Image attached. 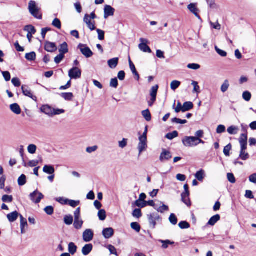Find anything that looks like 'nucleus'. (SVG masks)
Segmentation results:
<instances>
[{
    "mask_svg": "<svg viewBox=\"0 0 256 256\" xmlns=\"http://www.w3.org/2000/svg\"><path fill=\"white\" fill-rule=\"evenodd\" d=\"M196 140L194 136H186L182 139V142L186 147H194L196 146Z\"/></svg>",
    "mask_w": 256,
    "mask_h": 256,
    "instance_id": "nucleus-5",
    "label": "nucleus"
},
{
    "mask_svg": "<svg viewBox=\"0 0 256 256\" xmlns=\"http://www.w3.org/2000/svg\"><path fill=\"white\" fill-rule=\"evenodd\" d=\"M178 226L181 229H186L190 228V224L186 221H181L178 224Z\"/></svg>",
    "mask_w": 256,
    "mask_h": 256,
    "instance_id": "nucleus-46",
    "label": "nucleus"
},
{
    "mask_svg": "<svg viewBox=\"0 0 256 256\" xmlns=\"http://www.w3.org/2000/svg\"><path fill=\"white\" fill-rule=\"evenodd\" d=\"M43 172L47 174H52L54 173L55 170L52 166L45 165L43 168Z\"/></svg>",
    "mask_w": 256,
    "mask_h": 256,
    "instance_id": "nucleus-24",
    "label": "nucleus"
},
{
    "mask_svg": "<svg viewBox=\"0 0 256 256\" xmlns=\"http://www.w3.org/2000/svg\"><path fill=\"white\" fill-rule=\"evenodd\" d=\"M24 31H27L28 34H34L36 32V30L35 28L32 26V25H28L26 26L24 28Z\"/></svg>",
    "mask_w": 256,
    "mask_h": 256,
    "instance_id": "nucleus-33",
    "label": "nucleus"
},
{
    "mask_svg": "<svg viewBox=\"0 0 256 256\" xmlns=\"http://www.w3.org/2000/svg\"><path fill=\"white\" fill-rule=\"evenodd\" d=\"M82 75L81 70L78 67H74L68 72V76L71 79H78L80 78Z\"/></svg>",
    "mask_w": 256,
    "mask_h": 256,
    "instance_id": "nucleus-6",
    "label": "nucleus"
},
{
    "mask_svg": "<svg viewBox=\"0 0 256 256\" xmlns=\"http://www.w3.org/2000/svg\"><path fill=\"white\" fill-rule=\"evenodd\" d=\"M158 88V86L157 84L152 87L150 90V98H156V96H157Z\"/></svg>",
    "mask_w": 256,
    "mask_h": 256,
    "instance_id": "nucleus-30",
    "label": "nucleus"
},
{
    "mask_svg": "<svg viewBox=\"0 0 256 256\" xmlns=\"http://www.w3.org/2000/svg\"><path fill=\"white\" fill-rule=\"evenodd\" d=\"M18 184L20 186H22L24 185L26 182V176L22 174L18 178Z\"/></svg>",
    "mask_w": 256,
    "mask_h": 256,
    "instance_id": "nucleus-37",
    "label": "nucleus"
},
{
    "mask_svg": "<svg viewBox=\"0 0 256 256\" xmlns=\"http://www.w3.org/2000/svg\"><path fill=\"white\" fill-rule=\"evenodd\" d=\"M140 41L142 42V43H141L139 44L138 48H139L145 52H148L150 53L152 52V50L146 44V43L148 42V40L146 39H144L142 38H140Z\"/></svg>",
    "mask_w": 256,
    "mask_h": 256,
    "instance_id": "nucleus-9",
    "label": "nucleus"
},
{
    "mask_svg": "<svg viewBox=\"0 0 256 256\" xmlns=\"http://www.w3.org/2000/svg\"><path fill=\"white\" fill-rule=\"evenodd\" d=\"M204 170H201L196 172L195 174V176L199 181H202L204 178Z\"/></svg>",
    "mask_w": 256,
    "mask_h": 256,
    "instance_id": "nucleus-41",
    "label": "nucleus"
},
{
    "mask_svg": "<svg viewBox=\"0 0 256 256\" xmlns=\"http://www.w3.org/2000/svg\"><path fill=\"white\" fill-rule=\"evenodd\" d=\"M78 48L86 58H90L94 54L93 52L86 44H80L78 46Z\"/></svg>",
    "mask_w": 256,
    "mask_h": 256,
    "instance_id": "nucleus-2",
    "label": "nucleus"
},
{
    "mask_svg": "<svg viewBox=\"0 0 256 256\" xmlns=\"http://www.w3.org/2000/svg\"><path fill=\"white\" fill-rule=\"evenodd\" d=\"M178 135V133L177 131H174L172 132L167 134L166 136V138L168 140H172L174 138H176Z\"/></svg>",
    "mask_w": 256,
    "mask_h": 256,
    "instance_id": "nucleus-40",
    "label": "nucleus"
},
{
    "mask_svg": "<svg viewBox=\"0 0 256 256\" xmlns=\"http://www.w3.org/2000/svg\"><path fill=\"white\" fill-rule=\"evenodd\" d=\"M36 146L34 144H30L28 146V150L30 154H34L36 153Z\"/></svg>",
    "mask_w": 256,
    "mask_h": 256,
    "instance_id": "nucleus-55",
    "label": "nucleus"
},
{
    "mask_svg": "<svg viewBox=\"0 0 256 256\" xmlns=\"http://www.w3.org/2000/svg\"><path fill=\"white\" fill-rule=\"evenodd\" d=\"M134 204L136 206L143 208L146 206V201L136 200L134 202Z\"/></svg>",
    "mask_w": 256,
    "mask_h": 256,
    "instance_id": "nucleus-63",
    "label": "nucleus"
},
{
    "mask_svg": "<svg viewBox=\"0 0 256 256\" xmlns=\"http://www.w3.org/2000/svg\"><path fill=\"white\" fill-rule=\"evenodd\" d=\"M40 110L42 112H44L46 114L50 116H52V111L54 110V108H52L49 105H43L41 107Z\"/></svg>",
    "mask_w": 256,
    "mask_h": 256,
    "instance_id": "nucleus-15",
    "label": "nucleus"
},
{
    "mask_svg": "<svg viewBox=\"0 0 256 256\" xmlns=\"http://www.w3.org/2000/svg\"><path fill=\"white\" fill-rule=\"evenodd\" d=\"M64 55L60 53L59 54H58L57 56H56L54 58V62L56 64H60L62 60L64 58Z\"/></svg>",
    "mask_w": 256,
    "mask_h": 256,
    "instance_id": "nucleus-58",
    "label": "nucleus"
},
{
    "mask_svg": "<svg viewBox=\"0 0 256 256\" xmlns=\"http://www.w3.org/2000/svg\"><path fill=\"white\" fill-rule=\"evenodd\" d=\"M215 50L221 56L225 57L227 56V52H226L220 49L217 46H215Z\"/></svg>",
    "mask_w": 256,
    "mask_h": 256,
    "instance_id": "nucleus-59",
    "label": "nucleus"
},
{
    "mask_svg": "<svg viewBox=\"0 0 256 256\" xmlns=\"http://www.w3.org/2000/svg\"><path fill=\"white\" fill-rule=\"evenodd\" d=\"M115 10L111 6L106 5L104 8V18H106L109 16H112L114 14Z\"/></svg>",
    "mask_w": 256,
    "mask_h": 256,
    "instance_id": "nucleus-14",
    "label": "nucleus"
},
{
    "mask_svg": "<svg viewBox=\"0 0 256 256\" xmlns=\"http://www.w3.org/2000/svg\"><path fill=\"white\" fill-rule=\"evenodd\" d=\"M22 90L23 94L24 96L31 98L32 100H33L35 102L37 101V98H36V96H34L32 94V92H31L30 89V88L28 86H26V85L22 86Z\"/></svg>",
    "mask_w": 256,
    "mask_h": 256,
    "instance_id": "nucleus-8",
    "label": "nucleus"
},
{
    "mask_svg": "<svg viewBox=\"0 0 256 256\" xmlns=\"http://www.w3.org/2000/svg\"><path fill=\"white\" fill-rule=\"evenodd\" d=\"M172 158L171 152L166 149H162V152L160 156V160L161 162H164L169 160Z\"/></svg>",
    "mask_w": 256,
    "mask_h": 256,
    "instance_id": "nucleus-7",
    "label": "nucleus"
},
{
    "mask_svg": "<svg viewBox=\"0 0 256 256\" xmlns=\"http://www.w3.org/2000/svg\"><path fill=\"white\" fill-rule=\"evenodd\" d=\"M2 200L4 202H12L13 200V197L12 196L5 194L2 196Z\"/></svg>",
    "mask_w": 256,
    "mask_h": 256,
    "instance_id": "nucleus-48",
    "label": "nucleus"
},
{
    "mask_svg": "<svg viewBox=\"0 0 256 256\" xmlns=\"http://www.w3.org/2000/svg\"><path fill=\"white\" fill-rule=\"evenodd\" d=\"M182 202L188 206L190 207L191 206V202L190 198V196H181Z\"/></svg>",
    "mask_w": 256,
    "mask_h": 256,
    "instance_id": "nucleus-42",
    "label": "nucleus"
},
{
    "mask_svg": "<svg viewBox=\"0 0 256 256\" xmlns=\"http://www.w3.org/2000/svg\"><path fill=\"white\" fill-rule=\"evenodd\" d=\"M169 220L173 225H176L178 222V218L174 214H170L169 217Z\"/></svg>",
    "mask_w": 256,
    "mask_h": 256,
    "instance_id": "nucleus-52",
    "label": "nucleus"
},
{
    "mask_svg": "<svg viewBox=\"0 0 256 256\" xmlns=\"http://www.w3.org/2000/svg\"><path fill=\"white\" fill-rule=\"evenodd\" d=\"M118 63V58H115L109 60L108 61V64L109 67L111 68H114L116 67Z\"/></svg>",
    "mask_w": 256,
    "mask_h": 256,
    "instance_id": "nucleus-23",
    "label": "nucleus"
},
{
    "mask_svg": "<svg viewBox=\"0 0 256 256\" xmlns=\"http://www.w3.org/2000/svg\"><path fill=\"white\" fill-rule=\"evenodd\" d=\"M25 58L28 61H34L36 58V54L34 52L26 54Z\"/></svg>",
    "mask_w": 256,
    "mask_h": 256,
    "instance_id": "nucleus-35",
    "label": "nucleus"
},
{
    "mask_svg": "<svg viewBox=\"0 0 256 256\" xmlns=\"http://www.w3.org/2000/svg\"><path fill=\"white\" fill-rule=\"evenodd\" d=\"M83 240L85 242H89L91 241L94 238V232L90 229H86L83 232Z\"/></svg>",
    "mask_w": 256,
    "mask_h": 256,
    "instance_id": "nucleus-10",
    "label": "nucleus"
},
{
    "mask_svg": "<svg viewBox=\"0 0 256 256\" xmlns=\"http://www.w3.org/2000/svg\"><path fill=\"white\" fill-rule=\"evenodd\" d=\"M227 178L228 180L232 183L234 184L236 182V178L235 177L232 173H228L227 174Z\"/></svg>",
    "mask_w": 256,
    "mask_h": 256,
    "instance_id": "nucleus-62",
    "label": "nucleus"
},
{
    "mask_svg": "<svg viewBox=\"0 0 256 256\" xmlns=\"http://www.w3.org/2000/svg\"><path fill=\"white\" fill-rule=\"evenodd\" d=\"M246 148H245L244 149H242V148H240V152L239 158H240L243 160H247L250 158L249 154L247 152H245Z\"/></svg>",
    "mask_w": 256,
    "mask_h": 256,
    "instance_id": "nucleus-28",
    "label": "nucleus"
},
{
    "mask_svg": "<svg viewBox=\"0 0 256 256\" xmlns=\"http://www.w3.org/2000/svg\"><path fill=\"white\" fill-rule=\"evenodd\" d=\"M102 235L106 239L112 238L114 234V230L112 228H104L102 232Z\"/></svg>",
    "mask_w": 256,
    "mask_h": 256,
    "instance_id": "nucleus-16",
    "label": "nucleus"
},
{
    "mask_svg": "<svg viewBox=\"0 0 256 256\" xmlns=\"http://www.w3.org/2000/svg\"><path fill=\"white\" fill-rule=\"evenodd\" d=\"M60 96L66 100H72L74 98V94L72 92H62Z\"/></svg>",
    "mask_w": 256,
    "mask_h": 256,
    "instance_id": "nucleus-32",
    "label": "nucleus"
},
{
    "mask_svg": "<svg viewBox=\"0 0 256 256\" xmlns=\"http://www.w3.org/2000/svg\"><path fill=\"white\" fill-rule=\"evenodd\" d=\"M230 86L229 82L228 80H226L222 84L220 90L222 92H226Z\"/></svg>",
    "mask_w": 256,
    "mask_h": 256,
    "instance_id": "nucleus-39",
    "label": "nucleus"
},
{
    "mask_svg": "<svg viewBox=\"0 0 256 256\" xmlns=\"http://www.w3.org/2000/svg\"><path fill=\"white\" fill-rule=\"evenodd\" d=\"M98 216L100 220H104L106 218V212L104 210H100L98 212Z\"/></svg>",
    "mask_w": 256,
    "mask_h": 256,
    "instance_id": "nucleus-44",
    "label": "nucleus"
},
{
    "mask_svg": "<svg viewBox=\"0 0 256 256\" xmlns=\"http://www.w3.org/2000/svg\"><path fill=\"white\" fill-rule=\"evenodd\" d=\"M83 221L80 218L74 219V226L76 230H80L82 228L83 224Z\"/></svg>",
    "mask_w": 256,
    "mask_h": 256,
    "instance_id": "nucleus-34",
    "label": "nucleus"
},
{
    "mask_svg": "<svg viewBox=\"0 0 256 256\" xmlns=\"http://www.w3.org/2000/svg\"><path fill=\"white\" fill-rule=\"evenodd\" d=\"M52 25L58 29H60L62 27L61 22L60 20L58 18L54 19L52 22Z\"/></svg>",
    "mask_w": 256,
    "mask_h": 256,
    "instance_id": "nucleus-47",
    "label": "nucleus"
},
{
    "mask_svg": "<svg viewBox=\"0 0 256 256\" xmlns=\"http://www.w3.org/2000/svg\"><path fill=\"white\" fill-rule=\"evenodd\" d=\"M77 249L78 247L74 243L72 242L69 243L68 245V250L70 254L72 255L74 254L76 252Z\"/></svg>",
    "mask_w": 256,
    "mask_h": 256,
    "instance_id": "nucleus-25",
    "label": "nucleus"
},
{
    "mask_svg": "<svg viewBox=\"0 0 256 256\" xmlns=\"http://www.w3.org/2000/svg\"><path fill=\"white\" fill-rule=\"evenodd\" d=\"M93 246L91 244H86L82 248V253L84 256L88 255L92 250Z\"/></svg>",
    "mask_w": 256,
    "mask_h": 256,
    "instance_id": "nucleus-20",
    "label": "nucleus"
},
{
    "mask_svg": "<svg viewBox=\"0 0 256 256\" xmlns=\"http://www.w3.org/2000/svg\"><path fill=\"white\" fill-rule=\"evenodd\" d=\"M29 196L30 200L36 204L40 203L41 200L44 198L43 194L38 192V190L30 193Z\"/></svg>",
    "mask_w": 256,
    "mask_h": 256,
    "instance_id": "nucleus-4",
    "label": "nucleus"
},
{
    "mask_svg": "<svg viewBox=\"0 0 256 256\" xmlns=\"http://www.w3.org/2000/svg\"><path fill=\"white\" fill-rule=\"evenodd\" d=\"M40 8L38 7L35 1L30 0L28 3V10L30 14L35 18L42 20V14L40 12Z\"/></svg>",
    "mask_w": 256,
    "mask_h": 256,
    "instance_id": "nucleus-1",
    "label": "nucleus"
},
{
    "mask_svg": "<svg viewBox=\"0 0 256 256\" xmlns=\"http://www.w3.org/2000/svg\"><path fill=\"white\" fill-rule=\"evenodd\" d=\"M110 86L111 87L116 88L118 86V80L117 78H115L111 79L110 82Z\"/></svg>",
    "mask_w": 256,
    "mask_h": 256,
    "instance_id": "nucleus-64",
    "label": "nucleus"
},
{
    "mask_svg": "<svg viewBox=\"0 0 256 256\" xmlns=\"http://www.w3.org/2000/svg\"><path fill=\"white\" fill-rule=\"evenodd\" d=\"M130 226L132 228L136 230V232H140V225L136 222H132L130 224Z\"/></svg>",
    "mask_w": 256,
    "mask_h": 256,
    "instance_id": "nucleus-54",
    "label": "nucleus"
},
{
    "mask_svg": "<svg viewBox=\"0 0 256 256\" xmlns=\"http://www.w3.org/2000/svg\"><path fill=\"white\" fill-rule=\"evenodd\" d=\"M239 142L240 145V148L244 149L245 148H247L248 134L246 132L244 134H241L239 138Z\"/></svg>",
    "mask_w": 256,
    "mask_h": 256,
    "instance_id": "nucleus-12",
    "label": "nucleus"
},
{
    "mask_svg": "<svg viewBox=\"0 0 256 256\" xmlns=\"http://www.w3.org/2000/svg\"><path fill=\"white\" fill-rule=\"evenodd\" d=\"M44 50L48 52H53L57 50V47L55 43L47 41L45 43Z\"/></svg>",
    "mask_w": 256,
    "mask_h": 256,
    "instance_id": "nucleus-11",
    "label": "nucleus"
},
{
    "mask_svg": "<svg viewBox=\"0 0 256 256\" xmlns=\"http://www.w3.org/2000/svg\"><path fill=\"white\" fill-rule=\"evenodd\" d=\"M243 98L246 102H249L252 98V94L250 92L245 91L242 94Z\"/></svg>",
    "mask_w": 256,
    "mask_h": 256,
    "instance_id": "nucleus-53",
    "label": "nucleus"
},
{
    "mask_svg": "<svg viewBox=\"0 0 256 256\" xmlns=\"http://www.w3.org/2000/svg\"><path fill=\"white\" fill-rule=\"evenodd\" d=\"M227 131L230 134H236L238 132V126H232L228 128Z\"/></svg>",
    "mask_w": 256,
    "mask_h": 256,
    "instance_id": "nucleus-36",
    "label": "nucleus"
},
{
    "mask_svg": "<svg viewBox=\"0 0 256 256\" xmlns=\"http://www.w3.org/2000/svg\"><path fill=\"white\" fill-rule=\"evenodd\" d=\"M232 149V144H230L226 146L224 149V153L226 156H230V152Z\"/></svg>",
    "mask_w": 256,
    "mask_h": 256,
    "instance_id": "nucleus-56",
    "label": "nucleus"
},
{
    "mask_svg": "<svg viewBox=\"0 0 256 256\" xmlns=\"http://www.w3.org/2000/svg\"><path fill=\"white\" fill-rule=\"evenodd\" d=\"M80 203V202L79 200H68V204L70 205L72 208H75L77 206H78Z\"/></svg>",
    "mask_w": 256,
    "mask_h": 256,
    "instance_id": "nucleus-57",
    "label": "nucleus"
},
{
    "mask_svg": "<svg viewBox=\"0 0 256 256\" xmlns=\"http://www.w3.org/2000/svg\"><path fill=\"white\" fill-rule=\"evenodd\" d=\"M148 218L150 224V226L151 228L154 229L156 228V220H161V218L157 213H152L148 214Z\"/></svg>",
    "mask_w": 256,
    "mask_h": 256,
    "instance_id": "nucleus-3",
    "label": "nucleus"
},
{
    "mask_svg": "<svg viewBox=\"0 0 256 256\" xmlns=\"http://www.w3.org/2000/svg\"><path fill=\"white\" fill-rule=\"evenodd\" d=\"M197 4L196 3H191L188 6V8L190 10V11L192 13L194 16L198 18H200V15L198 14V12H199L198 9L196 8Z\"/></svg>",
    "mask_w": 256,
    "mask_h": 256,
    "instance_id": "nucleus-13",
    "label": "nucleus"
},
{
    "mask_svg": "<svg viewBox=\"0 0 256 256\" xmlns=\"http://www.w3.org/2000/svg\"><path fill=\"white\" fill-rule=\"evenodd\" d=\"M134 217L139 218L142 216V213L140 208H136L132 213Z\"/></svg>",
    "mask_w": 256,
    "mask_h": 256,
    "instance_id": "nucleus-45",
    "label": "nucleus"
},
{
    "mask_svg": "<svg viewBox=\"0 0 256 256\" xmlns=\"http://www.w3.org/2000/svg\"><path fill=\"white\" fill-rule=\"evenodd\" d=\"M10 110L16 114H20L21 113V108L18 104H13L10 106Z\"/></svg>",
    "mask_w": 256,
    "mask_h": 256,
    "instance_id": "nucleus-21",
    "label": "nucleus"
},
{
    "mask_svg": "<svg viewBox=\"0 0 256 256\" xmlns=\"http://www.w3.org/2000/svg\"><path fill=\"white\" fill-rule=\"evenodd\" d=\"M128 62H129V64H130V70H132V74L134 75L135 78L137 80H139L140 75H139L138 73V72L136 71L135 66L134 65L133 62H132V60L130 58V57H129Z\"/></svg>",
    "mask_w": 256,
    "mask_h": 256,
    "instance_id": "nucleus-19",
    "label": "nucleus"
},
{
    "mask_svg": "<svg viewBox=\"0 0 256 256\" xmlns=\"http://www.w3.org/2000/svg\"><path fill=\"white\" fill-rule=\"evenodd\" d=\"M172 122L180 124H185L188 122V121L186 120H180V118H174L172 120Z\"/></svg>",
    "mask_w": 256,
    "mask_h": 256,
    "instance_id": "nucleus-60",
    "label": "nucleus"
},
{
    "mask_svg": "<svg viewBox=\"0 0 256 256\" xmlns=\"http://www.w3.org/2000/svg\"><path fill=\"white\" fill-rule=\"evenodd\" d=\"M194 108V104L191 102H186L184 103L182 105V112L188 111Z\"/></svg>",
    "mask_w": 256,
    "mask_h": 256,
    "instance_id": "nucleus-27",
    "label": "nucleus"
},
{
    "mask_svg": "<svg viewBox=\"0 0 256 256\" xmlns=\"http://www.w3.org/2000/svg\"><path fill=\"white\" fill-rule=\"evenodd\" d=\"M142 114L147 122H150L151 120L152 116L148 109L142 111Z\"/></svg>",
    "mask_w": 256,
    "mask_h": 256,
    "instance_id": "nucleus-31",
    "label": "nucleus"
},
{
    "mask_svg": "<svg viewBox=\"0 0 256 256\" xmlns=\"http://www.w3.org/2000/svg\"><path fill=\"white\" fill-rule=\"evenodd\" d=\"M44 210V212L49 216L52 215L54 212V208L52 206H47Z\"/></svg>",
    "mask_w": 256,
    "mask_h": 256,
    "instance_id": "nucleus-51",
    "label": "nucleus"
},
{
    "mask_svg": "<svg viewBox=\"0 0 256 256\" xmlns=\"http://www.w3.org/2000/svg\"><path fill=\"white\" fill-rule=\"evenodd\" d=\"M18 213L16 211L12 212L7 215V218L9 222H14L16 221L18 216Z\"/></svg>",
    "mask_w": 256,
    "mask_h": 256,
    "instance_id": "nucleus-22",
    "label": "nucleus"
},
{
    "mask_svg": "<svg viewBox=\"0 0 256 256\" xmlns=\"http://www.w3.org/2000/svg\"><path fill=\"white\" fill-rule=\"evenodd\" d=\"M192 84L194 86L193 92H196L198 94L200 93V88L198 85V82L196 81H192Z\"/></svg>",
    "mask_w": 256,
    "mask_h": 256,
    "instance_id": "nucleus-49",
    "label": "nucleus"
},
{
    "mask_svg": "<svg viewBox=\"0 0 256 256\" xmlns=\"http://www.w3.org/2000/svg\"><path fill=\"white\" fill-rule=\"evenodd\" d=\"M180 85V82L178 80H173L170 84V88L172 90H175Z\"/></svg>",
    "mask_w": 256,
    "mask_h": 256,
    "instance_id": "nucleus-43",
    "label": "nucleus"
},
{
    "mask_svg": "<svg viewBox=\"0 0 256 256\" xmlns=\"http://www.w3.org/2000/svg\"><path fill=\"white\" fill-rule=\"evenodd\" d=\"M96 32L98 34V38L100 40H102L104 38V32L100 29H97Z\"/></svg>",
    "mask_w": 256,
    "mask_h": 256,
    "instance_id": "nucleus-61",
    "label": "nucleus"
},
{
    "mask_svg": "<svg viewBox=\"0 0 256 256\" xmlns=\"http://www.w3.org/2000/svg\"><path fill=\"white\" fill-rule=\"evenodd\" d=\"M74 219L73 217L71 215H66L64 216V222L66 225H70L72 224L73 222Z\"/></svg>",
    "mask_w": 256,
    "mask_h": 256,
    "instance_id": "nucleus-38",
    "label": "nucleus"
},
{
    "mask_svg": "<svg viewBox=\"0 0 256 256\" xmlns=\"http://www.w3.org/2000/svg\"><path fill=\"white\" fill-rule=\"evenodd\" d=\"M59 52H60V53L64 55V54L68 52V46L66 42H64L60 45V48H59Z\"/></svg>",
    "mask_w": 256,
    "mask_h": 256,
    "instance_id": "nucleus-29",
    "label": "nucleus"
},
{
    "mask_svg": "<svg viewBox=\"0 0 256 256\" xmlns=\"http://www.w3.org/2000/svg\"><path fill=\"white\" fill-rule=\"evenodd\" d=\"M154 209L161 213H163L164 211H168L169 210L168 206L164 204H162V206L159 208L154 207Z\"/></svg>",
    "mask_w": 256,
    "mask_h": 256,
    "instance_id": "nucleus-50",
    "label": "nucleus"
},
{
    "mask_svg": "<svg viewBox=\"0 0 256 256\" xmlns=\"http://www.w3.org/2000/svg\"><path fill=\"white\" fill-rule=\"evenodd\" d=\"M220 218L219 214H217L212 216L208 220V224L210 226H214Z\"/></svg>",
    "mask_w": 256,
    "mask_h": 256,
    "instance_id": "nucleus-26",
    "label": "nucleus"
},
{
    "mask_svg": "<svg viewBox=\"0 0 256 256\" xmlns=\"http://www.w3.org/2000/svg\"><path fill=\"white\" fill-rule=\"evenodd\" d=\"M139 140L140 142L138 144V149L139 151V154H140L147 148V140L139 138Z\"/></svg>",
    "mask_w": 256,
    "mask_h": 256,
    "instance_id": "nucleus-17",
    "label": "nucleus"
},
{
    "mask_svg": "<svg viewBox=\"0 0 256 256\" xmlns=\"http://www.w3.org/2000/svg\"><path fill=\"white\" fill-rule=\"evenodd\" d=\"M84 22L86 24L88 28L92 31L96 29V28L92 23L91 20L90 19V16L88 14H86L84 18Z\"/></svg>",
    "mask_w": 256,
    "mask_h": 256,
    "instance_id": "nucleus-18",
    "label": "nucleus"
}]
</instances>
